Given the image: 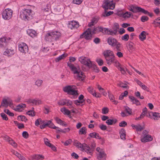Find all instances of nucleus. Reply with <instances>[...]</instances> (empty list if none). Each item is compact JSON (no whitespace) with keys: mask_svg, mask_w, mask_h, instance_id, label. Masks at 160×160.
<instances>
[{"mask_svg":"<svg viewBox=\"0 0 160 160\" xmlns=\"http://www.w3.org/2000/svg\"><path fill=\"white\" fill-rule=\"evenodd\" d=\"M114 64V66H115L117 68H119L121 67V65L117 60L116 59L115 61L113 63Z\"/></svg>","mask_w":160,"mask_h":160,"instance_id":"4d7b16f0","label":"nucleus"},{"mask_svg":"<svg viewBox=\"0 0 160 160\" xmlns=\"http://www.w3.org/2000/svg\"><path fill=\"white\" fill-rule=\"evenodd\" d=\"M76 88L75 86L68 85L64 87L63 90L64 92L69 94L76 95H78V93L77 91L75 90Z\"/></svg>","mask_w":160,"mask_h":160,"instance_id":"9d476101","label":"nucleus"},{"mask_svg":"<svg viewBox=\"0 0 160 160\" xmlns=\"http://www.w3.org/2000/svg\"><path fill=\"white\" fill-rule=\"evenodd\" d=\"M68 65L74 74V77L76 79L80 81L84 79L85 76L81 71L79 66L69 63H68Z\"/></svg>","mask_w":160,"mask_h":160,"instance_id":"f257e3e1","label":"nucleus"},{"mask_svg":"<svg viewBox=\"0 0 160 160\" xmlns=\"http://www.w3.org/2000/svg\"><path fill=\"white\" fill-rule=\"evenodd\" d=\"M147 130H144L142 133L140 137V140L142 142L145 143L151 141L153 139L152 136L148 134Z\"/></svg>","mask_w":160,"mask_h":160,"instance_id":"1a4fd4ad","label":"nucleus"},{"mask_svg":"<svg viewBox=\"0 0 160 160\" xmlns=\"http://www.w3.org/2000/svg\"><path fill=\"white\" fill-rule=\"evenodd\" d=\"M148 19V17L147 16H142L141 18V21L143 22L147 21Z\"/></svg>","mask_w":160,"mask_h":160,"instance_id":"69168bd1","label":"nucleus"},{"mask_svg":"<svg viewBox=\"0 0 160 160\" xmlns=\"http://www.w3.org/2000/svg\"><path fill=\"white\" fill-rule=\"evenodd\" d=\"M15 50L12 48L8 49L6 48L5 51L3 52L4 55L8 57H11L15 53Z\"/></svg>","mask_w":160,"mask_h":160,"instance_id":"dca6fc26","label":"nucleus"},{"mask_svg":"<svg viewBox=\"0 0 160 160\" xmlns=\"http://www.w3.org/2000/svg\"><path fill=\"white\" fill-rule=\"evenodd\" d=\"M103 54L105 58L115 55L113 52L110 50H107L103 52Z\"/></svg>","mask_w":160,"mask_h":160,"instance_id":"aec40b11","label":"nucleus"},{"mask_svg":"<svg viewBox=\"0 0 160 160\" xmlns=\"http://www.w3.org/2000/svg\"><path fill=\"white\" fill-rule=\"evenodd\" d=\"M32 11L30 9H23L20 12V17L25 21L30 20L32 17Z\"/></svg>","mask_w":160,"mask_h":160,"instance_id":"6e6552de","label":"nucleus"},{"mask_svg":"<svg viewBox=\"0 0 160 160\" xmlns=\"http://www.w3.org/2000/svg\"><path fill=\"white\" fill-rule=\"evenodd\" d=\"M119 85L120 87L124 88H128V86L126 84L123 83L122 82H120Z\"/></svg>","mask_w":160,"mask_h":160,"instance_id":"052dcab7","label":"nucleus"},{"mask_svg":"<svg viewBox=\"0 0 160 160\" xmlns=\"http://www.w3.org/2000/svg\"><path fill=\"white\" fill-rule=\"evenodd\" d=\"M129 98L130 99L131 101L132 102L133 104H136L137 105L140 104L139 101L134 97L129 96Z\"/></svg>","mask_w":160,"mask_h":160,"instance_id":"473e14b6","label":"nucleus"},{"mask_svg":"<svg viewBox=\"0 0 160 160\" xmlns=\"http://www.w3.org/2000/svg\"><path fill=\"white\" fill-rule=\"evenodd\" d=\"M12 10L10 8H7L4 10L2 13V17L5 20H8L12 17Z\"/></svg>","mask_w":160,"mask_h":160,"instance_id":"9b49d317","label":"nucleus"},{"mask_svg":"<svg viewBox=\"0 0 160 160\" xmlns=\"http://www.w3.org/2000/svg\"><path fill=\"white\" fill-rule=\"evenodd\" d=\"M152 117L151 118L155 120H158L160 118V113L156 112H152Z\"/></svg>","mask_w":160,"mask_h":160,"instance_id":"c756f323","label":"nucleus"},{"mask_svg":"<svg viewBox=\"0 0 160 160\" xmlns=\"http://www.w3.org/2000/svg\"><path fill=\"white\" fill-rule=\"evenodd\" d=\"M98 19L97 18H94L92 19L91 22L88 23V25L89 27H91L94 24H96L98 22Z\"/></svg>","mask_w":160,"mask_h":160,"instance_id":"c03bdc74","label":"nucleus"},{"mask_svg":"<svg viewBox=\"0 0 160 160\" xmlns=\"http://www.w3.org/2000/svg\"><path fill=\"white\" fill-rule=\"evenodd\" d=\"M119 28V25L117 23H115L114 24V26L112 28V29L113 30L116 31V32H117L118 29Z\"/></svg>","mask_w":160,"mask_h":160,"instance_id":"6e6d98bb","label":"nucleus"},{"mask_svg":"<svg viewBox=\"0 0 160 160\" xmlns=\"http://www.w3.org/2000/svg\"><path fill=\"white\" fill-rule=\"evenodd\" d=\"M115 0L110 1L109 0H105L103 2L102 5V7L105 9V12L102 13V16L104 17L109 16L112 14L113 12L110 11L107 12L106 11L107 9H113L115 8V3L114 2Z\"/></svg>","mask_w":160,"mask_h":160,"instance_id":"f03ea898","label":"nucleus"},{"mask_svg":"<svg viewBox=\"0 0 160 160\" xmlns=\"http://www.w3.org/2000/svg\"><path fill=\"white\" fill-rule=\"evenodd\" d=\"M84 96L82 95H81L78 97L79 100L75 101V103L77 105H79L80 103H82L84 101L83 99Z\"/></svg>","mask_w":160,"mask_h":160,"instance_id":"bb28decb","label":"nucleus"},{"mask_svg":"<svg viewBox=\"0 0 160 160\" xmlns=\"http://www.w3.org/2000/svg\"><path fill=\"white\" fill-rule=\"evenodd\" d=\"M61 111L65 115H69L70 113V111L65 107L61 108Z\"/></svg>","mask_w":160,"mask_h":160,"instance_id":"c9c22d12","label":"nucleus"},{"mask_svg":"<svg viewBox=\"0 0 160 160\" xmlns=\"http://www.w3.org/2000/svg\"><path fill=\"white\" fill-rule=\"evenodd\" d=\"M35 160H42L44 159V156L40 154L35 155L33 157Z\"/></svg>","mask_w":160,"mask_h":160,"instance_id":"e433bc0d","label":"nucleus"},{"mask_svg":"<svg viewBox=\"0 0 160 160\" xmlns=\"http://www.w3.org/2000/svg\"><path fill=\"white\" fill-rule=\"evenodd\" d=\"M89 136L91 138H95L96 139H98L100 138L99 134L97 133L96 132H94L91 133L89 134Z\"/></svg>","mask_w":160,"mask_h":160,"instance_id":"58836bf2","label":"nucleus"},{"mask_svg":"<svg viewBox=\"0 0 160 160\" xmlns=\"http://www.w3.org/2000/svg\"><path fill=\"white\" fill-rule=\"evenodd\" d=\"M4 112L10 116H13L14 115L13 113L11 112L8 109H5L4 110Z\"/></svg>","mask_w":160,"mask_h":160,"instance_id":"bf43d9fd","label":"nucleus"},{"mask_svg":"<svg viewBox=\"0 0 160 160\" xmlns=\"http://www.w3.org/2000/svg\"><path fill=\"white\" fill-rule=\"evenodd\" d=\"M26 105L24 103H21L18 105L16 108H15L14 110L16 111H21L22 109L26 107Z\"/></svg>","mask_w":160,"mask_h":160,"instance_id":"cd10ccee","label":"nucleus"},{"mask_svg":"<svg viewBox=\"0 0 160 160\" xmlns=\"http://www.w3.org/2000/svg\"><path fill=\"white\" fill-rule=\"evenodd\" d=\"M28 115L31 116H33L35 115V112L33 110H30L27 112Z\"/></svg>","mask_w":160,"mask_h":160,"instance_id":"e2e57ef3","label":"nucleus"},{"mask_svg":"<svg viewBox=\"0 0 160 160\" xmlns=\"http://www.w3.org/2000/svg\"><path fill=\"white\" fill-rule=\"evenodd\" d=\"M100 31V28L97 27L94 29L90 28L87 29L85 32L81 35V38H84L86 40H90L92 38V34Z\"/></svg>","mask_w":160,"mask_h":160,"instance_id":"20e7f679","label":"nucleus"},{"mask_svg":"<svg viewBox=\"0 0 160 160\" xmlns=\"http://www.w3.org/2000/svg\"><path fill=\"white\" fill-rule=\"evenodd\" d=\"M79 25L78 22L75 21H72L69 22L68 27L71 29L76 28L79 27Z\"/></svg>","mask_w":160,"mask_h":160,"instance_id":"f3484780","label":"nucleus"},{"mask_svg":"<svg viewBox=\"0 0 160 160\" xmlns=\"http://www.w3.org/2000/svg\"><path fill=\"white\" fill-rule=\"evenodd\" d=\"M87 129L85 127L82 128L79 131V134H85L87 132Z\"/></svg>","mask_w":160,"mask_h":160,"instance_id":"ea45409f","label":"nucleus"},{"mask_svg":"<svg viewBox=\"0 0 160 160\" xmlns=\"http://www.w3.org/2000/svg\"><path fill=\"white\" fill-rule=\"evenodd\" d=\"M42 124L40 125V128L41 129H43L46 126H48L50 128H52L55 129L59 128L58 127L55 126L50 120L48 121L47 122H45L44 121V122Z\"/></svg>","mask_w":160,"mask_h":160,"instance_id":"f8f14e48","label":"nucleus"},{"mask_svg":"<svg viewBox=\"0 0 160 160\" xmlns=\"http://www.w3.org/2000/svg\"><path fill=\"white\" fill-rule=\"evenodd\" d=\"M109 97L110 100L113 102L114 104H117L118 103V101L115 100V98L113 95L109 94Z\"/></svg>","mask_w":160,"mask_h":160,"instance_id":"a19ab883","label":"nucleus"},{"mask_svg":"<svg viewBox=\"0 0 160 160\" xmlns=\"http://www.w3.org/2000/svg\"><path fill=\"white\" fill-rule=\"evenodd\" d=\"M102 113L104 114H107L108 112V108L104 107L102 109Z\"/></svg>","mask_w":160,"mask_h":160,"instance_id":"680f3d73","label":"nucleus"},{"mask_svg":"<svg viewBox=\"0 0 160 160\" xmlns=\"http://www.w3.org/2000/svg\"><path fill=\"white\" fill-rule=\"evenodd\" d=\"M83 0H73V2L76 4H80L82 2Z\"/></svg>","mask_w":160,"mask_h":160,"instance_id":"774afa93","label":"nucleus"},{"mask_svg":"<svg viewBox=\"0 0 160 160\" xmlns=\"http://www.w3.org/2000/svg\"><path fill=\"white\" fill-rule=\"evenodd\" d=\"M120 134L121 138L123 140L125 139L126 134L125 131L123 129H122L120 131Z\"/></svg>","mask_w":160,"mask_h":160,"instance_id":"f704fd0d","label":"nucleus"},{"mask_svg":"<svg viewBox=\"0 0 160 160\" xmlns=\"http://www.w3.org/2000/svg\"><path fill=\"white\" fill-rule=\"evenodd\" d=\"M88 91L91 94H92L93 96L98 98L99 97V94L97 93L96 92L93 90V88L92 87H90L88 88Z\"/></svg>","mask_w":160,"mask_h":160,"instance_id":"5701e85b","label":"nucleus"},{"mask_svg":"<svg viewBox=\"0 0 160 160\" xmlns=\"http://www.w3.org/2000/svg\"><path fill=\"white\" fill-rule=\"evenodd\" d=\"M78 60L82 64L89 68L93 67L95 72H99L98 68L93 63L89 58L84 56H82L79 58Z\"/></svg>","mask_w":160,"mask_h":160,"instance_id":"39448f33","label":"nucleus"},{"mask_svg":"<svg viewBox=\"0 0 160 160\" xmlns=\"http://www.w3.org/2000/svg\"><path fill=\"white\" fill-rule=\"evenodd\" d=\"M117 122V120L115 119H108L106 122V123L108 125H111Z\"/></svg>","mask_w":160,"mask_h":160,"instance_id":"79ce46f5","label":"nucleus"},{"mask_svg":"<svg viewBox=\"0 0 160 160\" xmlns=\"http://www.w3.org/2000/svg\"><path fill=\"white\" fill-rule=\"evenodd\" d=\"M108 43L112 46H115L117 43V41L115 39L110 37L108 39Z\"/></svg>","mask_w":160,"mask_h":160,"instance_id":"a211bd4d","label":"nucleus"},{"mask_svg":"<svg viewBox=\"0 0 160 160\" xmlns=\"http://www.w3.org/2000/svg\"><path fill=\"white\" fill-rule=\"evenodd\" d=\"M72 142V140L71 139H69L67 140L65 142H64L63 141H62V143H64V145L67 146H68L69 144H70Z\"/></svg>","mask_w":160,"mask_h":160,"instance_id":"5fc2aeb1","label":"nucleus"},{"mask_svg":"<svg viewBox=\"0 0 160 160\" xmlns=\"http://www.w3.org/2000/svg\"><path fill=\"white\" fill-rule=\"evenodd\" d=\"M108 29L105 28H101V32H102L104 34H108Z\"/></svg>","mask_w":160,"mask_h":160,"instance_id":"3c124183","label":"nucleus"},{"mask_svg":"<svg viewBox=\"0 0 160 160\" xmlns=\"http://www.w3.org/2000/svg\"><path fill=\"white\" fill-rule=\"evenodd\" d=\"M125 111L129 115L132 113L131 110L128 107H125Z\"/></svg>","mask_w":160,"mask_h":160,"instance_id":"338daca9","label":"nucleus"},{"mask_svg":"<svg viewBox=\"0 0 160 160\" xmlns=\"http://www.w3.org/2000/svg\"><path fill=\"white\" fill-rule=\"evenodd\" d=\"M127 48L130 52H132L134 49L133 43L132 42L128 43L127 45Z\"/></svg>","mask_w":160,"mask_h":160,"instance_id":"49530a36","label":"nucleus"},{"mask_svg":"<svg viewBox=\"0 0 160 160\" xmlns=\"http://www.w3.org/2000/svg\"><path fill=\"white\" fill-rule=\"evenodd\" d=\"M107 64L110 65L113 63L116 59L115 55L105 58Z\"/></svg>","mask_w":160,"mask_h":160,"instance_id":"4be33fe9","label":"nucleus"},{"mask_svg":"<svg viewBox=\"0 0 160 160\" xmlns=\"http://www.w3.org/2000/svg\"><path fill=\"white\" fill-rule=\"evenodd\" d=\"M116 31L110 29L108 30V34L110 35H116L117 33Z\"/></svg>","mask_w":160,"mask_h":160,"instance_id":"864d4df0","label":"nucleus"},{"mask_svg":"<svg viewBox=\"0 0 160 160\" xmlns=\"http://www.w3.org/2000/svg\"><path fill=\"white\" fill-rule=\"evenodd\" d=\"M43 82V81L41 80L38 79L35 82V84L38 87L41 86Z\"/></svg>","mask_w":160,"mask_h":160,"instance_id":"8fccbe9b","label":"nucleus"},{"mask_svg":"<svg viewBox=\"0 0 160 160\" xmlns=\"http://www.w3.org/2000/svg\"><path fill=\"white\" fill-rule=\"evenodd\" d=\"M18 119L22 121H25L27 120L26 117L24 116H18Z\"/></svg>","mask_w":160,"mask_h":160,"instance_id":"13d9d810","label":"nucleus"},{"mask_svg":"<svg viewBox=\"0 0 160 160\" xmlns=\"http://www.w3.org/2000/svg\"><path fill=\"white\" fill-rule=\"evenodd\" d=\"M135 80L137 84L139 85L142 89L146 90L148 92L149 91V89L147 86L142 83L140 81L137 79H136Z\"/></svg>","mask_w":160,"mask_h":160,"instance_id":"412c9836","label":"nucleus"},{"mask_svg":"<svg viewBox=\"0 0 160 160\" xmlns=\"http://www.w3.org/2000/svg\"><path fill=\"white\" fill-rule=\"evenodd\" d=\"M129 38V36L128 34H125L122 37L121 39L125 41H127Z\"/></svg>","mask_w":160,"mask_h":160,"instance_id":"603ef678","label":"nucleus"},{"mask_svg":"<svg viewBox=\"0 0 160 160\" xmlns=\"http://www.w3.org/2000/svg\"><path fill=\"white\" fill-rule=\"evenodd\" d=\"M135 94L136 97L139 98L141 99H143L144 98V97L143 96H140V93L138 91L136 92Z\"/></svg>","mask_w":160,"mask_h":160,"instance_id":"0e129e2a","label":"nucleus"},{"mask_svg":"<svg viewBox=\"0 0 160 160\" xmlns=\"http://www.w3.org/2000/svg\"><path fill=\"white\" fill-rule=\"evenodd\" d=\"M27 32L29 35L32 38L35 37L37 35L36 32L33 29H28Z\"/></svg>","mask_w":160,"mask_h":160,"instance_id":"c85d7f7f","label":"nucleus"},{"mask_svg":"<svg viewBox=\"0 0 160 160\" xmlns=\"http://www.w3.org/2000/svg\"><path fill=\"white\" fill-rule=\"evenodd\" d=\"M19 51L22 53H26L28 51V47L27 45L25 43L21 42L18 45Z\"/></svg>","mask_w":160,"mask_h":160,"instance_id":"ddd939ff","label":"nucleus"},{"mask_svg":"<svg viewBox=\"0 0 160 160\" xmlns=\"http://www.w3.org/2000/svg\"><path fill=\"white\" fill-rule=\"evenodd\" d=\"M44 140L45 144L47 146H48L49 147H50L51 148V149L53 150H56V148L53 145L50 143L48 138H45L44 139Z\"/></svg>","mask_w":160,"mask_h":160,"instance_id":"b1692460","label":"nucleus"},{"mask_svg":"<svg viewBox=\"0 0 160 160\" xmlns=\"http://www.w3.org/2000/svg\"><path fill=\"white\" fill-rule=\"evenodd\" d=\"M27 102L29 103H32L33 105H36L42 104V101L38 99H30Z\"/></svg>","mask_w":160,"mask_h":160,"instance_id":"6ab92c4d","label":"nucleus"},{"mask_svg":"<svg viewBox=\"0 0 160 160\" xmlns=\"http://www.w3.org/2000/svg\"><path fill=\"white\" fill-rule=\"evenodd\" d=\"M128 9L133 13L142 12L145 14H148L150 17H152L153 14L149 13L148 11L140 7L134 5H130L128 8Z\"/></svg>","mask_w":160,"mask_h":160,"instance_id":"0eeeda50","label":"nucleus"},{"mask_svg":"<svg viewBox=\"0 0 160 160\" xmlns=\"http://www.w3.org/2000/svg\"><path fill=\"white\" fill-rule=\"evenodd\" d=\"M132 126L133 129H135L137 132L141 131L144 128V126H142L140 124L137 125L132 124Z\"/></svg>","mask_w":160,"mask_h":160,"instance_id":"a878e982","label":"nucleus"},{"mask_svg":"<svg viewBox=\"0 0 160 160\" xmlns=\"http://www.w3.org/2000/svg\"><path fill=\"white\" fill-rule=\"evenodd\" d=\"M121 16L124 18H130L131 15H132V13L129 12H122L121 13Z\"/></svg>","mask_w":160,"mask_h":160,"instance_id":"2f4dec72","label":"nucleus"},{"mask_svg":"<svg viewBox=\"0 0 160 160\" xmlns=\"http://www.w3.org/2000/svg\"><path fill=\"white\" fill-rule=\"evenodd\" d=\"M9 39L6 37H3L0 38V48H5L8 46Z\"/></svg>","mask_w":160,"mask_h":160,"instance_id":"4468645a","label":"nucleus"},{"mask_svg":"<svg viewBox=\"0 0 160 160\" xmlns=\"http://www.w3.org/2000/svg\"><path fill=\"white\" fill-rule=\"evenodd\" d=\"M12 105V101L9 98L3 99L1 102V106L7 107L9 105L11 107Z\"/></svg>","mask_w":160,"mask_h":160,"instance_id":"2eb2a0df","label":"nucleus"},{"mask_svg":"<svg viewBox=\"0 0 160 160\" xmlns=\"http://www.w3.org/2000/svg\"><path fill=\"white\" fill-rule=\"evenodd\" d=\"M72 101L68 99H65V105L69 107V108H72Z\"/></svg>","mask_w":160,"mask_h":160,"instance_id":"a18cd8bd","label":"nucleus"},{"mask_svg":"<svg viewBox=\"0 0 160 160\" xmlns=\"http://www.w3.org/2000/svg\"><path fill=\"white\" fill-rule=\"evenodd\" d=\"M13 154H14L15 156L17 157L21 160H26L25 158L22 156L20 154L18 153L17 151H13L12 152Z\"/></svg>","mask_w":160,"mask_h":160,"instance_id":"7c9ffc66","label":"nucleus"},{"mask_svg":"<svg viewBox=\"0 0 160 160\" xmlns=\"http://www.w3.org/2000/svg\"><path fill=\"white\" fill-rule=\"evenodd\" d=\"M61 35V33L57 31H50L45 35V40L49 42H53L59 39Z\"/></svg>","mask_w":160,"mask_h":160,"instance_id":"7ed1b4c3","label":"nucleus"},{"mask_svg":"<svg viewBox=\"0 0 160 160\" xmlns=\"http://www.w3.org/2000/svg\"><path fill=\"white\" fill-rule=\"evenodd\" d=\"M68 55L67 54H63L55 59V61L56 62H59L60 60L64 58Z\"/></svg>","mask_w":160,"mask_h":160,"instance_id":"4c0bfd02","label":"nucleus"},{"mask_svg":"<svg viewBox=\"0 0 160 160\" xmlns=\"http://www.w3.org/2000/svg\"><path fill=\"white\" fill-rule=\"evenodd\" d=\"M44 122V121H42L41 118H39L36 120L35 122V124L36 126H38L40 124H41Z\"/></svg>","mask_w":160,"mask_h":160,"instance_id":"09e8293b","label":"nucleus"},{"mask_svg":"<svg viewBox=\"0 0 160 160\" xmlns=\"http://www.w3.org/2000/svg\"><path fill=\"white\" fill-rule=\"evenodd\" d=\"M55 120L57 123L60 125H63V126H66V124L65 123V122L63 121H62L60 118H55Z\"/></svg>","mask_w":160,"mask_h":160,"instance_id":"37998d69","label":"nucleus"},{"mask_svg":"<svg viewBox=\"0 0 160 160\" xmlns=\"http://www.w3.org/2000/svg\"><path fill=\"white\" fill-rule=\"evenodd\" d=\"M107 154L102 150H101V160H106Z\"/></svg>","mask_w":160,"mask_h":160,"instance_id":"72a5a7b5","label":"nucleus"},{"mask_svg":"<svg viewBox=\"0 0 160 160\" xmlns=\"http://www.w3.org/2000/svg\"><path fill=\"white\" fill-rule=\"evenodd\" d=\"M148 33L144 31H142L139 36V38L141 41H143L146 39V35Z\"/></svg>","mask_w":160,"mask_h":160,"instance_id":"393cba45","label":"nucleus"},{"mask_svg":"<svg viewBox=\"0 0 160 160\" xmlns=\"http://www.w3.org/2000/svg\"><path fill=\"white\" fill-rule=\"evenodd\" d=\"M73 145L77 148H80L81 150H84L88 154L92 155V149H91L88 145L85 143L81 144L77 140H74Z\"/></svg>","mask_w":160,"mask_h":160,"instance_id":"423d86ee","label":"nucleus"},{"mask_svg":"<svg viewBox=\"0 0 160 160\" xmlns=\"http://www.w3.org/2000/svg\"><path fill=\"white\" fill-rule=\"evenodd\" d=\"M44 113L46 114H48L50 112V108L48 106H45L44 107Z\"/></svg>","mask_w":160,"mask_h":160,"instance_id":"de8ad7c7","label":"nucleus"}]
</instances>
